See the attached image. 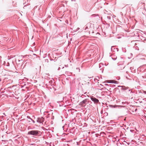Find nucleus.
<instances>
[{"label": "nucleus", "mask_w": 146, "mask_h": 146, "mask_svg": "<svg viewBox=\"0 0 146 146\" xmlns=\"http://www.w3.org/2000/svg\"><path fill=\"white\" fill-rule=\"evenodd\" d=\"M44 121V118L42 117L41 118L40 120H39V119H38V120H37V121H38L39 122H40V123H42Z\"/></svg>", "instance_id": "5"}, {"label": "nucleus", "mask_w": 146, "mask_h": 146, "mask_svg": "<svg viewBox=\"0 0 146 146\" xmlns=\"http://www.w3.org/2000/svg\"><path fill=\"white\" fill-rule=\"evenodd\" d=\"M37 6L36 7H35V8H37Z\"/></svg>", "instance_id": "7"}, {"label": "nucleus", "mask_w": 146, "mask_h": 146, "mask_svg": "<svg viewBox=\"0 0 146 146\" xmlns=\"http://www.w3.org/2000/svg\"><path fill=\"white\" fill-rule=\"evenodd\" d=\"M87 100L86 99L83 100L82 102H80V105H81L82 106H84L86 105V103Z\"/></svg>", "instance_id": "4"}, {"label": "nucleus", "mask_w": 146, "mask_h": 146, "mask_svg": "<svg viewBox=\"0 0 146 146\" xmlns=\"http://www.w3.org/2000/svg\"><path fill=\"white\" fill-rule=\"evenodd\" d=\"M105 83H114V84H117L118 82L116 81L113 80H107L105 82Z\"/></svg>", "instance_id": "2"}, {"label": "nucleus", "mask_w": 146, "mask_h": 146, "mask_svg": "<svg viewBox=\"0 0 146 146\" xmlns=\"http://www.w3.org/2000/svg\"><path fill=\"white\" fill-rule=\"evenodd\" d=\"M91 99L92 101L94 102L95 103L97 104L99 102V100L98 99H96L93 96L91 98Z\"/></svg>", "instance_id": "3"}, {"label": "nucleus", "mask_w": 146, "mask_h": 146, "mask_svg": "<svg viewBox=\"0 0 146 146\" xmlns=\"http://www.w3.org/2000/svg\"><path fill=\"white\" fill-rule=\"evenodd\" d=\"M108 84H106L105 85H107Z\"/></svg>", "instance_id": "8"}, {"label": "nucleus", "mask_w": 146, "mask_h": 146, "mask_svg": "<svg viewBox=\"0 0 146 146\" xmlns=\"http://www.w3.org/2000/svg\"><path fill=\"white\" fill-rule=\"evenodd\" d=\"M31 120L32 121H33V123H35V121H34L32 119H31Z\"/></svg>", "instance_id": "6"}, {"label": "nucleus", "mask_w": 146, "mask_h": 146, "mask_svg": "<svg viewBox=\"0 0 146 146\" xmlns=\"http://www.w3.org/2000/svg\"><path fill=\"white\" fill-rule=\"evenodd\" d=\"M39 131L37 130H32L28 132V134L36 136L39 134Z\"/></svg>", "instance_id": "1"}]
</instances>
